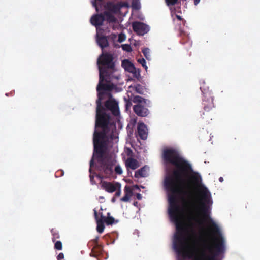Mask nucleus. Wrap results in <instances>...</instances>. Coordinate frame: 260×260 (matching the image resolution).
I'll return each mask as SVG.
<instances>
[{"mask_svg":"<svg viewBox=\"0 0 260 260\" xmlns=\"http://www.w3.org/2000/svg\"><path fill=\"white\" fill-rule=\"evenodd\" d=\"M116 192L115 193V196L119 197L121 194V190L120 188H117V190H116Z\"/></svg>","mask_w":260,"mask_h":260,"instance_id":"58836bf2","label":"nucleus"},{"mask_svg":"<svg viewBox=\"0 0 260 260\" xmlns=\"http://www.w3.org/2000/svg\"><path fill=\"white\" fill-rule=\"evenodd\" d=\"M138 61L146 69L147 68V66L146 65V61L144 58L140 59L138 60Z\"/></svg>","mask_w":260,"mask_h":260,"instance_id":"e433bc0d","label":"nucleus"},{"mask_svg":"<svg viewBox=\"0 0 260 260\" xmlns=\"http://www.w3.org/2000/svg\"><path fill=\"white\" fill-rule=\"evenodd\" d=\"M64 255L63 253H60L57 256V260H64Z\"/></svg>","mask_w":260,"mask_h":260,"instance_id":"4c0bfd02","label":"nucleus"},{"mask_svg":"<svg viewBox=\"0 0 260 260\" xmlns=\"http://www.w3.org/2000/svg\"><path fill=\"white\" fill-rule=\"evenodd\" d=\"M132 7L135 10H138L140 8V0H132Z\"/></svg>","mask_w":260,"mask_h":260,"instance_id":"b1692460","label":"nucleus"},{"mask_svg":"<svg viewBox=\"0 0 260 260\" xmlns=\"http://www.w3.org/2000/svg\"><path fill=\"white\" fill-rule=\"evenodd\" d=\"M121 47L124 51L127 52H130L132 51V47L129 44H123L121 45Z\"/></svg>","mask_w":260,"mask_h":260,"instance_id":"bb28decb","label":"nucleus"},{"mask_svg":"<svg viewBox=\"0 0 260 260\" xmlns=\"http://www.w3.org/2000/svg\"><path fill=\"white\" fill-rule=\"evenodd\" d=\"M195 237V235L193 233V237L192 236H189V239L191 240V248L192 249H194L196 248V242H197V240L195 238H194Z\"/></svg>","mask_w":260,"mask_h":260,"instance_id":"c756f323","label":"nucleus"},{"mask_svg":"<svg viewBox=\"0 0 260 260\" xmlns=\"http://www.w3.org/2000/svg\"><path fill=\"white\" fill-rule=\"evenodd\" d=\"M97 43L102 49H104L109 46L107 37L97 35Z\"/></svg>","mask_w":260,"mask_h":260,"instance_id":"2eb2a0df","label":"nucleus"},{"mask_svg":"<svg viewBox=\"0 0 260 260\" xmlns=\"http://www.w3.org/2000/svg\"><path fill=\"white\" fill-rule=\"evenodd\" d=\"M181 36L182 37V40L180 41L181 43L185 44L187 43L190 46L191 45L192 42L189 40L188 36H186L184 33L181 34Z\"/></svg>","mask_w":260,"mask_h":260,"instance_id":"4be33fe9","label":"nucleus"},{"mask_svg":"<svg viewBox=\"0 0 260 260\" xmlns=\"http://www.w3.org/2000/svg\"><path fill=\"white\" fill-rule=\"evenodd\" d=\"M90 179L91 182H92L93 181V180H94V176L93 175H90Z\"/></svg>","mask_w":260,"mask_h":260,"instance_id":"de8ad7c7","label":"nucleus"},{"mask_svg":"<svg viewBox=\"0 0 260 260\" xmlns=\"http://www.w3.org/2000/svg\"><path fill=\"white\" fill-rule=\"evenodd\" d=\"M200 89L204 94L202 104L204 112H203V115H205V112L209 113L214 107L213 99L210 92L204 91L202 87Z\"/></svg>","mask_w":260,"mask_h":260,"instance_id":"423d86ee","label":"nucleus"},{"mask_svg":"<svg viewBox=\"0 0 260 260\" xmlns=\"http://www.w3.org/2000/svg\"><path fill=\"white\" fill-rule=\"evenodd\" d=\"M137 198L138 199L140 200L142 198V196H141V195L140 194L138 193L137 194Z\"/></svg>","mask_w":260,"mask_h":260,"instance_id":"49530a36","label":"nucleus"},{"mask_svg":"<svg viewBox=\"0 0 260 260\" xmlns=\"http://www.w3.org/2000/svg\"><path fill=\"white\" fill-rule=\"evenodd\" d=\"M176 18L179 20H182V17L180 16H179V15H176Z\"/></svg>","mask_w":260,"mask_h":260,"instance_id":"09e8293b","label":"nucleus"},{"mask_svg":"<svg viewBox=\"0 0 260 260\" xmlns=\"http://www.w3.org/2000/svg\"><path fill=\"white\" fill-rule=\"evenodd\" d=\"M219 180L220 182H222L223 181V178L222 177H220L219 178Z\"/></svg>","mask_w":260,"mask_h":260,"instance_id":"8fccbe9b","label":"nucleus"},{"mask_svg":"<svg viewBox=\"0 0 260 260\" xmlns=\"http://www.w3.org/2000/svg\"><path fill=\"white\" fill-rule=\"evenodd\" d=\"M133 74V77L138 79L140 76V72L137 69L135 68V70L133 71V72H131Z\"/></svg>","mask_w":260,"mask_h":260,"instance_id":"f704fd0d","label":"nucleus"},{"mask_svg":"<svg viewBox=\"0 0 260 260\" xmlns=\"http://www.w3.org/2000/svg\"><path fill=\"white\" fill-rule=\"evenodd\" d=\"M51 233L52 234L53 237H52V241L53 242H55L56 239H59L60 238L59 233L55 230L52 229Z\"/></svg>","mask_w":260,"mask_h":260,"instance_id":"393cba45","label":"nucleus"},{"mask_svg":"<svg viewBox=\"0 0 260 260\" xmlns=\"http://www.w3.org/2000/svg\"><path fill=\"white\" fill-rule=\"evenodd\" d=\"M98 214L100 215V217L103 219L104 222L107 225H112L115 222V219L114 218L110 216V213L109 212L107 213V216L106 217L104 216L102 212H100L98 213Z\"/></svg>","mask_w":260,"mask_h":260,"instance_id":"f3484780","label":"nucleus"},{"mask_svg":"<svg viewBox=\"0 0 260 260\" xmlns=\"http://www.w3.org/2000/svg\"><path fill=\"white\" fill-rule=\"evenodd\" d=\"M116 24H114L113 26H112V28L114 30H116V29H117L118 28V25L117 23H116V22L115 23Z\"/></svg>","mask_w":260,"mask_h":260,"instance_id":"79ce46f5","label":"nucleus"},{"mask_svg":"<svg viewBox=\"0 0 260 260\" xmlns=\"http://www.w3.org/2000/svg\"><path fill=\"white\" fill-rule=\"evenodd\" d=\"M110 37L112 39H115L117 37V36L115 34H111Z\"/></svg>","mask_w":260,"mask_h":260,"instance_id":"c03bdc74","label":"nucleus"},{"mask_svg":"<svg viewBox=\"0 0 260 260\" xmlns=\"http://www.w3.org/2000/svg\"><path fill=\"white\" fill-rule=\"evenodd\" d=\"M210 229L215 234L219 235V238H216L217 243L214 249L210 245L204 244L203 248L199 251V254L194 257V260H216V257L224 251V239L221 235L219 228L212 220Z\"/></svg>","mask_w":260,"mask_h":260,"instance_id":"7ed1b4c3","label":"nucleus"},{"mask_svg":"<svg viewBox=\"0 0 260 260\" xmlns=\"http://www.w3.org/2000/svg\"><path fill=\"white\" fill-rule=\"evenodd\" d=\"M105 20V18L103 13H100L92 16L90 19V23L98 28L103 25Z\"/></svg>","mask_w":260,"mask_h":260,"instance_id":"9d476101","label":"nucleus"},{"mask_svg":"<svg viewBox=\"0 0 260 260\" xmlns=\"http://www.w3.org/2000/svg\"><path fill=\"white\" fill-rule=\"evenodd\" d=\"M202 211L205 216H208L207 215V208L204 203H202Z\"/></svg>","mask_w":260,"mask_h":260,"instance_id":"c9c22d12","label":"nucleus"},{"mask_svg":"<svg viewBox=\"0 0 260 260\" xmlns=\"http://www.w3.org/2000/svg\"><path fill=\"white\" fill-rule=\"evenodd\" d=\"M97 64L99 70V82L96 87L98 99L96 101V111L95 128L93 137V156L99 163H115L110 154L108 147L109 124L110 117L104 112L102 101L105 93L111 91L113 84L111 83L116 78L113 55L108 53H102L99 57Z\"/></svg>","mask_w":260,"mask_h":260,"instance_id":"f03ea898","label":"nucleus"},{"mask_svg":"<svg viewBox=\"0 0 260 260\" xmlns=\"http://www.w3.org/2000/svg\"><path fill=\"white\" fill-rule=\"evenodd\" d=\"M133 102L136 104L133 106L134 112L140 117H146L149 114L147 108L150 104V101L139 95L134 96Z\"/></svg>","mask_w":260,"mask_h":260,"instance_id":"20e7f679","label":"nucleus"},{"mask_svg":"<svg viewBox=\"0 0 260 260\" xmlns=\"http://www.w3.org/2000/svg\"><path fill=\"white\" fill-rule=\"evenodd\" d=\"M162 158L166 165L171 164L175 167L172 174L165 177L164 186L170 192L168 197V213L176 229L174 236L173 248L179 256L185 258L187 254L185 229L181 222L182 209L179 205L177 195L183 192V188L186 183L185 178L188 176L189 173L193 172V170L191 165L181 157L178 151L173 148L164 149Z\"/></svg>","mask_w":260,"mask_h":260,"instance_id":"f257e3e1","label":"nucleus"},{"mask_svg":"<svg viewBox=\"0 0 260 260\" xmlns=\"http://www.w3.org/2000/svg\"><path fill=\"white\" fill-rule=\"evenodd\" d=\"M132 87V86H131ZM134 90L138 93L140 94H144V92L146 91V88L141 84H137L133 87Z\"/></svg>","mask_w":260,"mask_h":260,"instance_id":"412c9836","label":"nucleus"},{"mask_svg":"<svg viewBox=\"0 0 260 260\" xmlns=\"http://www.w3.org/2000/svg\"><path fill=\"white\" fill-rule=\"evenodd\" d=\"M54 248L56 250H61L62 249V244L61 241H57L54 244Z\"/></svg>","mask_w":260,"mask_h":260,"instance_id":"a878e982","label":"nucleus"},{"mask_svg":"<svg viewBox=\"0 0 260 260\" xmlns=\"http://www.w3.org/2000/svg\"><path fill=\"white\" fill-rule=\"evenodd\" d=\"M105 106L107 109L111 111L112 114L115 116L118 115L119 113L118 103L114 100L109 99L106 101Z\"/></svg>","mask_w":260,"mask_h":260,"instance_id":"1a4fd4ad","label":"nucleus"},{"mask_svg":"<svg viewBox=\"0 0 260 260\" xmlns=\"http://www.w3.org/2000/svg\"><path fill=\"white\" fill-rule=\"evenodd\" d=\"M193 185L199 189L202 200L206 203L211 201V194L207 188L201 184L202 178L199 173L193 172L190 176Z\"/></svg>","mask_w":260,"mask_h":260,"instance_id":"39448f33","label":"nucleus"},{"mask_svg":"<svg viewBox=\"0 0 260 260\" xmlns=\"http://www.w3.org/2000/svg\"><path fill=\"white\" fill-rule=\"evenodd\" d=\"M93 211L94 218L96 220L97 224L96 230L99 233H102L103 232L105 229V222L103 219H102L100 217H99V215L98 214V213L97 212L96 210L94 209Z\"/></svg>","mask_w":260,"mask_h":260,"instance_id":"9b49d317","label":"nucleus"},{"mask_svg":"<svg viewBox=\"0 0 260 260\" xmlns=\"http://www.w3.org/2000/svg\"><path fill=\"white\" fill-rule=\"evenodd\" d=\"M200 1L201 0H194V5L197 6L199 3Z\"/></svg>","mask_w":260,"mask_h":260,"instance_id":"a18cd8bd","label":"nucleus"},{"mask_svg":"<svg viewBox=\"0 0 260 260\" xmlns=\"http://www.w3.org/2000/svg\"><path fill=\"white\" fill-rule=\"evenodd\" d=\"M103 251V246L101 245H93L90 254L91 256L96 257Z\"/></svg>","mask_w":260,"mask_h":260,"instance_id":"a211bd4d","label":"nucleus"},{"mask_svg":"<svg viewBox=\"0 0 260 260\" xmlns=\"http://www.w3.org/2000/svg\"><path fill=\"white\" fill-rule=\"evenodd\" d=\"M178 0H165L167 6H173L177 4Z\"/></svg>","mask_w":260,"mask_h":260,"instance_id":"7c9ffc66","label":"nucleus"},{"mask_svg":"<svg viewBox=\"0 0 260 260\" xmlns=\"http://www.w3.org/2000/svg\"><path fill=\"white\" fill-rule=\"evenodd\" d=\"M132 27L134 32L141 36L147 33L149 30L148 26L141 22H134L132 23Z\"/></svg>","mask_w":260,"mask_h":260,"instance_id":"0eeeda50","label":"nucleus"},{"mask_svg":"<svg viewBox=\"0 0 260 260\" xmlns=\"http://www.w3.org/2000/svg\"><path fill=\"white\" fill-rule=\"evenodd\" d=\"M122 65L124 66L125 70L129 72H133L135 70V67L128 60H125L122 62Z\"/></svg>","mask_w":260,"mask_h":260,"instance_id":"aec40b11","label":"nucleus"},{"mask_svg":"<svg viewBox=\"0 0 260 260\" xmlns=\"http://www.w3.org/2000/svg\"><path fill=\"white\" fill-rule=\"evenodd\" d=\"M114 170L115 173L118 175H121L123 172L122 169L119 165H117L115 167Z\"/></svg>","mask_w":260,"mask_h":260,"instance_id":"2f4dec72","label":"nucleus"},{"mask_svg":"<svg viewBox=\"0 0 260 260\" xmlns=\"http://www.w3.org/2000/svg\"><path fill=\"white\" fill-rule=\"evenodd\" d=\"M92 3L93 6L95 8L96 11H98V6H96V2L95 1H93L92 2Z\"/></svg>","mask_w":260,"mask_h":260,"instance_id":"37998d69","label":"nucleus"},{"mask_svg":"<svg viewBox=\"0 0 260 260\" xmlns=\"http://www.w3.org/2000/svg\"><path fill=\"white\" fill-rule=\"evenodd\" d=\"M94 165V160L93 159V158L90 160V169H89V171L91 172V167H92V166Z\"/></svg>","mask_w":260,"mask_h":260,"instance_id":"ea45409f","label":"nucleus"},{"mask_svg":"<svg viewBox=\"0 0 260 260\" xmlns=\"http://www.w3.org/2000/svg\"><path fill=\"white\" fill-rule=\"evenodd\" d=\"M145 170V167H142L140 169L136 171L135 173V177L136 178L145 177V175L143 174Z\"/></svg>","mask_w":260,"mask_h":260,"instance_id":"5701e85b","label":"nucleus"},{"mask_svg":"<svg viewBox=\"0 0 260 260\" xmlns=\"http://www.w3.org/2000/svg\"><path fill=\"white\" fill-rule=\"evenodd\" d=\"M105 20L109 23H116L117 19L115 17L111 14L110 12L105 11L103 13Z\"/></svg>","mask_w":260,"mask_h":260,"instance_id":"6ab92c4d","label":"nucleus"},{"mask_svg":"<svg viewBox=\"0 0 260 260\" xmlns=\"http://www.w3.org/2000/svg\"><path fill=\"white\" fill-rule=\"evenodd\" d=\"M142 52L145 57L148 59L150 57V50L148 48H146L142 50Z\"/></svg>","mask_w":260,"mask_h":260,"instance_id":"c85d7f7f","label":"nucleus"},{"mask_svg":"<svg viewBox=\"0 0 260 260\" xmlns=\"http://www.w3.org/2000/svg\"><path fill=\"white\" fill-rule=\"evenodd\" d=\"M124 190L125 195L120 199V200L123 202H128L133 195V190L131 187L127 185L125 186Z\"/></svg>","mask_w":260,"mask_h":260,"instance_id":"dca6fc26","label":"nucleus"},{"mask_svg":"<svg viewBox=\"0 0 260 260\" xmlns=\"http://www.w3.org/2000/svg\"><path fill=\"white\" fill-rule=\"evenodd\" d=\"M101 187L109 193L115 192L117 188H121V184L118 182H109L106 181H101Z\"/></svg>","mask_w":260,"mask_h":260,"instance_id":"6e6552de","label":"nucleus"},{"mask_svg":"<svg viewBox=\"0 0 260 260\" xmlns=\"http://www.w3.org/2000/svg\"><path fill=\"white\" fill-rule=\"evenodd\" d=\"M115 198L114 197L112 198V200H111V201L113 202V203H114L115 202Z\"/></svg>","mask_w":260,"mask_h":260,"instance_id":"3c124183","label":"nucleus"},{"mask_svg":"<svg viewBox=\"0 0 260 260\" xmlns=\"http://www.w3.org/2000/svg\"><path fill=\"white\" fill-rule=\"evenodd\" d=\"M124 101H125V109H126V110H127L132 106V101H133V100H131V99H126V98H124Z\"/></svg>","mask_w":260,"mask_h":260,"instance_id":"cd10ccee","label":"nucleus"},{"mask_svg":"<svg viewBox=\"0 0 260 260\" xmlns=\"http://www.w3.org/2000/svg\"><path fill=\"white\" fill-rule=\"evenodd\" d=\"M118 4L120 5H122V7H127L128 6L127 3H125V2H120V3H118Z\"/></svg>","mask_w":260,"mask_h":260,"instance_id":"a19ab883","label":"nucleus"},{"mask_svg":"<svg viewBox=\"0 0 260 260\" xmlns=\"http://www.w3.org/2000/svg\"><path fill=\"white\" fill-rule=\"evenodd\" d=\"M122 7V5H120L118 3L115 4L112 2H108L105 6V8L109 11L108 12L113 13L118 12Z\"/></svg>","mask_w":260,"mask_h":260,"instance_id":"f8f14e48","label":"nucleus"},{"mask_svg":"<svg viewBox=\"0 0 260 260\" xmlns=\"http://www.w3.org/2000/svg\"><path fill=\"white\" fill-rule=\"evenodd\" d=\"M99 237L96 236L94 239L92 240L89 244H92V246L99 245L98 243Z\"/></svg>","mask_w":260,"mask_h":260,"instance_id":"72a5a7b5","label":"nucleus"},{"mask_svg":"<svg viewBox=\"0 0 260 260\" xmlns=\"http://www.w3.org/2000/svg\"><path fill=\"white\" fill-rule=\"evenodd\" d=\"M137 132L139 137L142 140L146 139L147 132L146 126L143 123H139L137 126Z\"/></svg>","mask_w":260,"mask_h":260,"instance_id":"ddd939ff","label":"nucleus"},{"mask_svg":"<svg viewBox=\"0 0 260 260\" xmlns=\"http://www.w3.org/2000/svg\"><path fill=\"white\" fill-rule=\"evenodd\" d=\"M125 39V35L123 33H121L118 35V41L120 43H121L123 42Z\"/></svg>","mask_w":260,"mask_h":260,"instance_id":"473e14b6","label":"nucleus"},{"mask_svg":"<svg viewBox=\"0 0 260 260\" xmlns=\"http://www.w3.org/2000/svg\"><path fill=\"white\" fill-rule=\"evenodd\" d=\"M125 166L128 170L130 168L132 170H135L139 167L138 161L133 158H128L125 161Z\"/></svg>","mask_w":260,"mask_h":260,"instance_id":"4468645a","label":"nucleus"}]
</instances>
